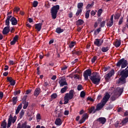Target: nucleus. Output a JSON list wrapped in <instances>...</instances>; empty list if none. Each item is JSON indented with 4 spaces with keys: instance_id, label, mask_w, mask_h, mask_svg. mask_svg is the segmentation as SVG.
I'll use <instances>...</instances> for the list:
<instances>
[{
    "instance_id": "nucleus-1",
    "label": "nucleus",
    "mask_w": 128,
    "mask_h": 128,
    "mask_svg": "<svg viewBox=\"0 0 128 128\" xmlns=\"http://www.w3.org/2000/svg\"><path fill=\"white\" fill-rule=\"evenodd\" d=\"M110 98V95L108 92L105 93L104 96L103 97L100 103L97 104L96 106V110H100L104 106L106 105V104L108 102V100Z\"/></svg>"
},
{
    "instance_id": "nucleus-2",
    "label": "nucleus",
    "mask_w": 128,
    "mask_h": 128,
    "mask_svg": "<svg viewBox=\"0 0 128 128\" xmlns=\"http://www.w3.org/2000/svg\"><path fill=\"white\" fill-rule=\"evenodd\" d=\"M124 92V89L120 87L117 88L114 92L112 96L110 97L112 102H114L118 98L122 96Z\"/></svg>"
},
{
    "instance_id": "nucleus-3",
    "label": "nucleus",
    "mask_w": 128,
    "mask_h": 128,
    "mask_svg": "<svg viewBox=\"0 0 128 128\" xmlns=\"http://www.w3.org/2000/svg\"><path fill=\"white\" fill-rule=\"evenodd\" d=\"M120 74L121 78H120L118 81H117V84H126V78L128 76V70L125 69L124 70H122Z\"/></svg>"
},
{
    "instance_id": "nucleus-4",
    "label": "nucleus",
    "mask_w": 128,
    "mask_h": 128,
    "mask_svg": "<svg viewBox=\"0 0 128 128\" xmlns=\"http://www.w3.org/2000/svg\"><path fill=\"white\" fill-rule=\"evenodd\" d=\"M90 80L94 84H98L100 82V76L96 72H94L90 77Z\"/></svg>"
},
{
    "instance_id": "nucleus-5",
    "label": "nucleus",
    "mask_w": 128,
    "mask_h": 128,
    "mask_svg": "<svg viewBox=\"0 0 128 128\" xmlns=\"http://www.w3.org/2000/svg\"><path fill=\"white\" fill-rule=\"evenodd\" d=\"M58 10H60L59 5L54 6L50 10V14L53 20H56V14H58Z\"/></svg>"
},
{
    "instance_id": "nucleus-6",
    "label": "nucleus",
    "mask_w": 128,
    "mask_h": 128,
    "mask_svg": "<svg viewBox=\"0 0 128 128\" xmlns=\"http://www.w3.org/2000/svg\"><path fill=\"white\" fill-rule=\"evenodd\" d=\"M74 90H70L69 93H66L64 97V104H66L68 103L70 100H72L74 98Z\"/></svg>"
},
{
    "instance_id": "nucleus-7",
    "label": "nucleus",
    "mask_w": 128,
    "mask_h": 128,
    "mask_svg": "<svg viewBox=\"0 0 128 128\" xmlns=\"http://www.w3.org/2000/svg\"><path fill=\"white\" fill-rule=\"evenodd\" d=\"M122 66V68H124L126 66H128V60H124V58H122L117 63V66Z\"/></svg>"
},
{
    "instance_id": "nucleus-8",
    "label": "nucleus",
    "mask_w": 128,
    "mask_h": 128,
    "mask_svg": "<svg viewBox=\"0 0 128 128\" xmlns=\"http://www.w3.org/2000/svg\"><path fill=\"white\" fill-rule=\"evenodd\" d=\"M92 76V70L90 69H88L84 72V76L86 80H88V76Z\"/></svg>"
},
{
    "instance_id": "nucleus-9",
    "label": "nucleus",
    "mask_w": 128,
    "mask_h": 128,
    "mask_svg": "<svg viewBox=\"0 0 128 128\" xmlns=\"http://www.w3.org/2000/svg\"><path fill=\"white\" fill-rule=\"evenodd\" d=\"M58 84L60 86H68V82H66V80L64 77H61L59 78Z\"/></svg>"
},
{
    "instance_id": "nucleus-10",
    "label": "nucleus",
    "mask_w": 128,
    "mask_h": 128,
    "mask_svg": "<svg viewBox=\"0 0 128 128\" xmlns=\"http://www.w3.org/2000/svg\"><path fill=\"white\" fill-rule=\"evenodd\" d=\"M114 74V70H112L108 74L105 75L104 78L106 82H108L110 80V78Z\"/></svg>"
},
{
    "instance_id": "nucleus-11",
    "label": "nucleus",
    "mask_w": 128,
    "mask_h": 128,
    "mask_svg": "<svg viewBox=\"0 0 128 128\" xmlns=\"http://www.w3.org/2000/svg\"><path fill=\"white\" fill-rule=\"evenodd\" d=\"M16 118H14L12 116L10 115L8 119L7 128H10V126H12V124H14V122H16Z\"/></svg>"
},
{
    "instance_id": "nucleus-12",
    "label": "nucleus",
    "mask_w": 128,
    "mask_h": 128,
    "mask_svg": "<svg viewBox=\"0 0 128 128\" xmlns=\"http://www.w3.org/2000/svg\"><path fill=\"white\" fill-rule=\"evenodd\" d=\"M104 43V40L102 39L96 38L94 42V44L97 46H100Z\"/></svg>"
},
{
    "instance_id": "nucleus-13",
    "label": "nucleus",
    "mask_w": 128,
    "mask_h": 128,
    "mask_svg": "<svg viewBox=\"0 0 128 128\" xmlns=\"http://www.w3.org/2000/svg\"><path fill=\"white\" fill-rule=\"evenodd\" d=\"M16 128H30V126L28 125L26 122H24L22 126H20V124H18Z\"/></svg>"
},
{
    "instance_id": "nucleus-14",
    "label": "nucleus",
    "mask_w": 128,
    "mask_h": 128,
    "mask_svg": "<svg viewBox=\"0 0 128 128\" xmlns=\"http://www.w3.org/2000/svg\"><path fill=\"white\" fill-rule=\"evenodd\" d=\"M88 118V114H84L82 116V119L79 121L80 124H84V122H86V120Z\"/></svg>"
},
{
    "instance_id": "nucleus-15",
    "label": "nucleus",
    "mask_w": 128,
    "mask_h": 128,
    "mask_svg": "<svg viewBox=\"0 0 128 128\" xmlns=\"http://www.w3.org/2000/svg\"><path fill=\"white\" fill-rule=\"evenodd\" d=\"M106 24L107 26H109V28H110L114 24V14L111 16L110 20L108 21Z\"/></svg>"
},
{
    "instance_id": "nucleus-16",
    "label": "nucleus",
    "mask_w": 128,
    "mask_h": 128,
    "mask_svg": "<svg viewBox=\"0 0 128 128\" xmlns=\"http://www.w3.org/2000/svg\"><path fill=\"white\" fill-rule=\"evenodd\" d=\"M97 122H98L102 124H106V119L104 117H100L97 119Z\"/></svg>"
},
{
    "instance_id": "nucleus-17",
    "label": "nucleus",
    "mask_w": 128,
    "mask_h": 128,
    "mask_svg": "<svg viewBox=\"0 0 128 128\" xmlns=\"http://www.w3.org/2000/svg\"><path fill=\"white\" fill-rule=\"evenodd\" d=\"M128 122V117L123 119L122 122L120 124L119 126H126Z\"/></svg>"
},
{
    "instance_id": "nucleus-18",
    "label": "nucleus",
    "mask_w": 128,
    "mask_h": 128,
    "mask_svg": "<svg viewBox=\"0 0 128 128\" xmlns=\"http://www.w3.org/2000/svg\"><path fill=\"white\" fill-rule=\"evenodd\" d=\"M7 80L10 82V86H14L16 84V80L12 79V77H7Z\"/></svg>"
},
{
    "instance_id": "nucleus-19",
    "label": "nucleus",
    "mask_w": 128,
    "mask_h": 128,
    "mask_svg": "<svg viewBox=\"0 0 128 128\" xmlns=\"http://www.w3.org/2000/svg\"><path fill=\"white\" fill-rule=\"evenodd\" d=\"M10 22H11L12 26H16L18 24V20H16V18L12 16V18H10Z\"/></svg>"
},
{
    "instance_id": "nucleus-20",
    "label": "nucleus",
    "mask_w": 128,
    "mask_h": 128,
    "mask_svg": "<svg viewBox=\"0 0 128 128\" xmlns=\"http://www.w3.org/2000/svg\"><path fill=\"white\" fill-rule=\"evenodd\" d=\"M10 32V26H6L2 30L3 34H8Z\"/></svg>"
},
{
    "instance_id": "nucleus-21",
    "label": "nucleus",
    "mask_w": 128,
    "mask_h": 128,
    "mask_svg": "<svg viewBox=\"0 0 128 128\" xmlns=\"http://www.w3.org/2000/svg\"><path fill=\"white\" fill-rule=\"evenodd\" d=\"M18 40V36L16 35L13 38V40L10 42V44L14 46Z\"/></svg>"
},
{
    "instance_id": "nucleus-22",
    "label": "nucleus",
    "mask_w": 128,
    "mask_h": 128,
    "mask_svg": "<svg viewBox=\"0 0 128 128\" xmlns=\"http://www.w3.org/2000/svg\"><path fill=\"white\" fill-rule=\"evenodd\" d=\"M42 23L36 24L35 25V28L38 32H40V30H42Z\"/></svg>"
},
{
    "instance_id": "nucleus-23",
    "label": "nucleus",
    "mask_w": 128,
    "mask_h": 128,
    "mask_svg": "<svg viewBox=\"0 0 128 128\" xmlns=\"http://www.w3.org/2000/svg\"><path fill=\"white\" fill-rule=\"evenodd\" d=\"M40 94V88H36L34 91V94L35 96H38V94Z\"/></svg>"
},
{
    "instance_id": "nucleus-24",
    "label": "nucleus",
    "mask_w": 128,
    "mask_h": 128,
    "mask_svg": "<svg viewBox=\"0 0 128 128\" xmlns=\"http://www.w3.org/2000/svg\"><path fill=\"white\" fill-rule=\"evenodd\" d=\"M62 122L60 118H56L55 120V124H56V126H62Z\"/></svg>"
},
{
    "instance_id": "nucleus-25",
    "label": "nucleus",
    "mask_w": 128,
    "mask_h": 128,
    "mask_svg": "<svg viewBox=\"0 0 128 128\" xmlns=\"http://www.w3.org/2000/svg\"><path fill=\"white\" fill-rule=\"evenodd\" d=\"M94 106H92L90 108L88 109V113L89 114H94L96 112V109H95Z\"/></svg>"
},
{
    "instance_id": "nucleus-26",
    "label": "nucleus",
    "mask_w": 128,
    "mask_h": 128,
    "mask_svg": "<svg viewBox=\"0 0 128 128\" xmlns=\"http://www.w3.org/2000/svg\"><path fill=\"white\" fill-rule=\"evenodd\" d=\"M22 104H20L18 106L16 110V114H18V112H20L22 110Z\"/></svg>"
},
{
    "instance_id": "nucleus-27",
    "label": "nucleus",
    "mask_w": 128,
    "mask_h": 128,
    "mask_svg": "<svg viewBox=\"0 0 128 128\" xmlns=\"http://www.w3.org/2000/svg\"><path fill=\"white\" fill-rule=\"evenodd\" d=\"M12 18V16H7V18L6 20V26H10V20Z\"/></svg>"
},
{
    "instance_id": "nucleus-28",
    "label": "nucleus",
    "mask_w": 128,
    "mask_h": 128,
    "mask_svg": "<svg viewBox=\"0 0 128 128\" xmlns=\"http://www.w3.org/2000/svg\"><path fill=\"white\" fill-rule=\"evenodd\" d=\"M23 104H24V106H23V108L24 110L26 109V108H28V102H27L26 101H24L23 102Z\"/></svg>"
},
{
    "instance_id": "nucleus-29",
    "label": "nucleus",
    "mask_w": 128,
    "mask_h": 128,
    "mask_svg": "<svg viewBox=\"0 0 128 128\" xmlns=\"http://www.w3.org/2000/svg\"><path fill=\"white\" fill-rule=\"evenodd\" d=\"M120 44H122V42H120V40H117L115 44H114L116 48H118V46H120Z\"/></svg>"
},
{
    "instance_id": "nucleus-30",
    "label": "nucleus",
    "mask_w": 128,
    "mask_h": 128,
    "mask_svg": "<svg viewBox=\"0 0 128 128\" xmlns=\"http://www.w3.org/2000/svg\"><path fill=\"white\" fill-rule=\"evenodd\" d=\"M108 50H110V48H108V46L102 47V51L103 52H108Z\"/></svg>"
},
{
    "instance_id": "nucleus-31",
    "label": "nucleus",
    "mask_w": 128,
    "mask_h": 128,
    "mask_svg": "<svg viewBox=\"0 0 128 128\" xmlns=\"http://www.w3.org/2000/svg\"><path fill=\"white\" fill-rule=\"evenodd\" d=\"M1 128H6V120L2 121L1 124Z\"/></svg>"
},
{
    "instance_id": "nucleus-32",
    "label": "nucleus",
    "mask_w": 128,
    "mask_h": 128,
    "mask_svg": "<svg viewBox=\"0 0 128 128\" xmlns=\"http://www.w3.org/2000/svg\"><path fill=\"white\" fill-rule=\"evenodd\" d=\"M76 24L77 26H82V24H84V20H78Z\"/></svg>"
},
{
    "instance_id": "nucleus-33",
    "label": "nucleus",
    "mask_w": 128,
    "mask_h": 128,
    "mask_svg": "<svg viewBox=\"0 0 128 128\" xmlns=\"http://www.w3.org/2000/svg\"><path fill=\"white\" fill-rule=\"evenodd\" d=\"M66 90H68V86H64V88L61 89L60 92L62 94H64L66 92Z\"/></svg>"
},
{
    "instance_id": "nucleus-34",
    "label": "nucleus",
    "mask_w": 128,
    "mask_h": 128,
    "mask_svg": "<svg viewBox=\"0 0 128 128\" xmlns=\"http://www.w3.org/2000/svg\"><path fill=\"white\" fill-rule=\"evenodd\" d=\"M64 32V29H62L60 28H58L56 29V32L57 34H62V32Z\"/></svg>"
},
{
    "instance_id": "nucleus-35",
    "label": "nucleus",
    "mask_w": 128,
    "mask_h": 128,
    "mask_svg": "<svg viewBox=\"0 0 128 128\" xmlns=\"http://www.w3.org/2000/svg\"><path fill=\"white\" fill-rule=\"evenodd\" d=\"M82 6H84V3L80 2L78 4V10H82Z\"/></svg>"
},
{
    "instance_id": "nucleus-36",
    "label": "nucleus",
    "mask_w": 128,
    "mask_h": 128,
    "mask_svg": "<svg viewBox=\"0 0 128 128\" xmlns=\"http://www.w3.org/2000/svg\"><path fill=\"white\" fill-rule=\"evenodd\" d=\"M94 2H92L91 4H88L86 6V10H90V8H92V6H94Z\"/></svg>"
},
{
    "instance_id": "nucleus-37",
    "label": "nucleus",
    "mask_w": 128,
    "mask_h": 128,
    "mask_svg": "<svg viewBox=\"0 0 128 128\" xmlns=\"http://www.w3.org/2000/svg\"><path fill=\"white\" fill-rule=\"evenodd\" d=\"M18 102V97H14L12 98V102L13 104H16V102Z\"/></svg>"
},
{
    "instance_id": "nucleus-38",
    "label": "nucleus",
    "mask_w": 128,
    "mask_h": 128,
    "mask_svg": "<svg viewBox=\"0 0 128 128\" xmlns=\"http://www.w3.org/2000/svg\"><path fill=\"white\" fill-rule=\"evenodd\" d=\"M90 10H88L86 11L85 14L86 18H90Z\"/></svg>"
},
{
    "instance_id": "nucleus-39",
    "label": "nucleus",
    "mask_w": 128,
    "mask_h": 128,
    "mask_svg": "<svg viewBox=\"0 0 128 128\" xmlns=\"http://www.w3.org/2000/svg\"><path fill=\"white\" fill-rule=\"evenodd\" d=\"M82 9H78L77 12L76 14V16H80V14H82Z\"/></svg>"
},
{
    "instance_id": "nucleus-40",
    "label": "nucleus",
    "mask_w": 128,
    "mask_h": 128,
    "mask_svg": "<svg viewBox=\"0 0 128 128\" xmlns=\"http://www.w3.org/2000/svg\"><path fill=\"white\" fill-rule=\"evenodd\" d=\"M36 118L37 122H40V120L42 118V117L40 116V114H38L36 116Z\"/></svg>"
},
{
    "instance_id": "nucleus-41",
    "label": "nucleus",
    "mask_w": 128,
    "mask_h": 128,
    "mask_svg": "<svg viewBox=\"0 0 128 128\" xmlns=\"http://www.w3.org/2000/svg\"><path fill=\"white\" fill-rule=\"evenodd\" d=\"M56 98H58V94L56 93H54L51 95L52 100H54Z\"/></svg>"
},
{
    "instance_id": "nucleus-42",
    "label": "nucleus",
    "mask_w": 128,
    "mask_h": 128,
    "mask_svg": "<svg viewBox=\"0 0 128 128\" xmlns=\"http://www.w3.org/2000/svg\"><path fill=\"white\" fill-rule=\"evenodd\" d=\"M38 4V1L36 0L34 1L33 4H32L34 8H36Z\"/></svg>"
},
{
    "instance_id": "nucleus-43",
    "label": "nucleus",
    "mask_w": 128,
    "mask_h": 128,
    "mask_svg": "<svg viewBox=\"0 0 128 128\" xmlns=\"http://www.w3.org/2000/svg\"><path fill=\"white\" fill-rule=\"evenodd\" d=\"M101 29L102 28H98L94 32V34H100V32Z\"/></svg>"
},
{
    "instance_id": "nucleus-44",
    "label": "nucleus",
    "mask_w": 128,
    "mask_h": 128,
    "mask_svg": "<svg viewBox=\"0 0 128 128\" xmlns=\"http://www.w3.org/2000/svg\"><path fill=\"white\" fill-rule=\"evenodd\" d=\"M76 44V42H71V43L69 45V47L70 48H72Z\"/></svg>"
},
{
    "instance_id": "nucleus-45",
    "label": "nucleus",
    "mask_w": 128,
    "mask_h": 128,
    "mask_svg": "<svg viewBox=\"0 0 128 128\" xmlns=\"http://www.w3.org/2000/svg\"><path fill=\"white\" fill-rule=\"evenodd\" d=\"M102 14V9H100L98 12V16H100Z\"/></svg>"
},
{
    "instance_id": "nucleus-46",
    "label": "nucleus",
    "mask_w": 128,
    "mask_h": 128,
    "mask_svg": "<svg viewBox=\"0 0 128 128\" xmlns=\"http://www.w3.org/2000/svg\"><path fill=\"white\" fill-rule=\"evenodd\" d=\"M80 96L81 98H84V96H86V92L84 91L81 92Z\"/></svg>"
},
{
    "instance_id": "nucleus-47",
    "label": "nucleus",
    "mask_w": 128,
    "mask_h": 128,
    "mask_svg": "<svg viewBox=\"0 0 128 128\" xmlns=\"http://www.w3.org/2000/svg\"><path fill=\"white\" fill-rule=\"evenodd\" d=\"M114 16L115 20H118V18H120V14H116Z\"/></svg>"
},
{
    "instance_id": "nucleus-48",
    "label": "nucleus",
    "mask_w": 128,
    "mask_h": 128,
    "mask_svg": "<svg viewBox=\"0 0 128 128\" xmlns=\"http://www.w3.org/2000/svg\"><path fill=\"white\" fill-rule=\"evenodd\" d=\"M106 24V22L105 21H102L100 23V28H104V25Z\"/></svg>"
},
{
    "instance_id": "nucleus-49",
    "label": "nucleus",
    "mask_w": 128,
    "mask_h": 128,
    "mask_svg": "<svg viewBox=\"0 0 128 128\" xmlns=\"http://www.w3.org/2000/svg\"><path fill=\"white\" fill-rule=\"evenodd\" d=\"M78 90H82V86L79 84L77 87Z\"/></svg>"
},
{
    "instance_id": "nucleus-50",
    "label": "nucleus",
    "mask_w": 128,
    "mask_h": 128,
    "mask_svg": "<svg viewBox=\"0 0 128 128\" xmlns=\"http://www.w3.org/2000/svg\"><path fill=\"white\" fill-rule=\"evenodd\" d=\"M24 110H22L20 113V116L21 118H22V116H24Z\"/></svg>"
},
{
    "instance_id": "nucleus-51",
    "label": "nucleus",
    "mask_w": 128,
    "mask_h": 128,
    "mask_svg": "<svg viewBox=\"0 0 128 128\" xmlns=\"http://www.w3.org/2000/svg\"><path fill=\"white\" fill-rule=\"evenodd\" d=\"M20 94V90H18L14 92V94L15 96H18V94Z\"/></svg>"
},
{
    "instance_id": "nucleus-52",
    "label": "nucleus",
    "mask_w": 128,
    "mask_h": 128,
    "mask_svg": "<svg viewBox=\"0 0 128 128\" xmlns=\"http://www.w3.org/2000/svg\"><path fill=\"white\" fill-rule=\"evenodd\" d=\"M74 78L76 80H80V75L78 74H75L74 75Z\"/></svg>"
},
{
    "instance_id": "nucleus-53",
    "label": "nucleus",
    "mask_w": 128,
    "mask_h": 128,
    "mask_svg": "<svg viewBox=\"0 0 128 128\" xmlns=\"http://www.w3.org/2000/svg\"><path fill=\"white\" fill-rule=\"evenodd\" d=\"M4 98V92H0V100H2Z\"/></svg>"
},
{
    "instance_id": "nucleus-54",
    "label": "nucleus",
    "mask_w": 128,
    "mask_h": 128,
    "mask_svg": "<svg viewBox=\"0 0 128 128\" xmlns=\"http://www.w3.org/2000/svg\"><path fill=\"white\" fill-rule=\"evenodd\" d=\"M96 58H96V56H94V58L92 59V62H96Z\"/></svg>"
},
{
    "instance_id": "nucleus-55",
    "label": "nucleus",
    "mask_w": 128,
    "mask_h": 128,
    "mask_svg": "<svg viewBox=\"0 0 128 128\" xmlns=\"http://www.w3.org/2000/svg\"><path fill=\"white\" fill-rule=\"evenodd\" d=\"M19 11H20V8L16 7L14 8V12H19Z\"/></svg>"
},
{
    "instance_id": "nucleus-56",
    "label": "nucleus",
    "mask_w": 128,
    "mask_h": 128,
    "mask_svg": "<svg viewBox=\"0 0 128 128\" xmlns=\"http://www.w3.org/2000/svg\"><path fill=\"white\" fill-rule=\"evenodd\" d=\"M9 63L10 66H14V60H10Z\"/></svg>"
},
{
    "instance_id": "nucleus-57",
    "label": "nucleus",
    "mask_w": 128,
    "mask_h": 128,
    "mask_svg": "<svg viewBox=\"0 0 128 128\" xmlns=\"http://www.w3.org/2000/svg\"><path fill=\"white\" fill-rule=\"evenodd\" d=\"M120 122L118 121L116 122L115 124H114V126H115V127L116 128H118V126L119 124H120Z\"/></svg>"
},
{
    "instance_id": "nucleus-58",
    "label": "nucleus",
    "mask_w": 128,
    "mask_h": 128,
    "mask_svg": "<svg viewBox=\"0 0 128 128\" xmlns=\"http://www.w3.org/2000/svg\"><path fill=\"white\" fill-rule=\"evenodd\" d=\"M62 70H68V66H63L62 68Z\"/></svg>"
},
{
    "instance_id": "nucleus-59",
    "label": "nucleus",
    "mask_w": 128,
    "mask_h": 128,
    "mask_svg": "<svg viewBox=\"0 0 128 128\" xmlns=\"http://www.w3.org/2000/svg\"><path fill=\"white\" fill-rule=\"evenodd\" d=\"M76 54H78V56H80L82 54V51L77 50L76 52Z\"/></svg>"
},
{
    "instance_id": "nucleus-60",
    "label": "nucleus",
    "mask_w": 128,
    "mask_h": 128,
    "mask_svg": "<svg viewBox=\"0 0 128 128\" xmlns=\"http://www.w3.org/2000/svg\"><path fill=\"white\" fill-rule=\"evenodd\" d=\"M30 92H32V90H28L26 91V94H30Z\"/></svg>"
},
{
    "instance_id": "nucleus-61",
    "label": "nucleus",
    "mask_w": 128,
    "mask_h": 128,
    "mask_svg": "<svg viewBox=\"0 0 128 128\" xmlns=\"http://www.w3.org/2000/svg\"><path fill=\"white\" fill-rule=\"evenodd\" d=\"M91 16H94L96 14V12L92 10L90 12Z\"/></svg>"
},
{
    "instance_id": "nucleus-62",
    "label": "nucleus",
    "mask_w": 128,
    "mask_h": 128,
    "mask_svg": "<svg viewBox=\"0 0 128 128\" xmlns=\"http://www.w3.org/2000/svg\"><path fill=\"white\" fill-rule=\"evenodd\" d=\"M88 100H90V102H94V99L90 97H88Z\"/></svg>"
},
{
    "instance_id": "nucleus-63",
    "label": "nucleus",
    "mask_w": 128,
    "mask_h": 128,
    "mask_svg": "<svg viewBox=\"0 0 128 128\" xmlns=\"http://www.w3.org/2000/svg\"><path fill=\"white\" fill-rule=\"evenodd\" d=\"M68 114H69L68 110H65V111H64V114L65 116H68Z\"/></svg>"
},
{
    "instance_id": "nucleus-64",
    "label": "nucleus",
    "mask_w": 128,
    "mask_h": 128,
    "mask_svg": "<svg viewBox=\"0 0 128 128\" xmlns=\"http://www.w3.org/2000/svg\"><path fill=\"white\" fill-rule=\"evenodd\" d=\"M122 22H123L122 18L119 20V22H118L119 24H122Z\"/></svg>"
}]
</instances>
